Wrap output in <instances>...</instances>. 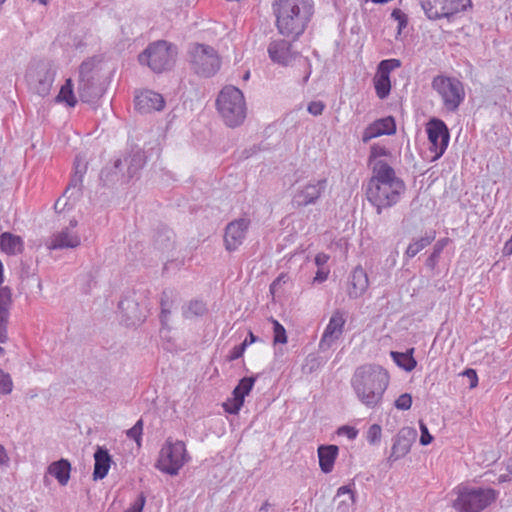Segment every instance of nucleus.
<instances>
[{
	"instance_id": "1",
	"label": "nucleus",
	"mask_w": 512,
	"mask_h": 512,
	"mask_svg": "<svg viewBox=\"0 0 512 512\" xmlns=\"http://www.w3.org/2000/svg\"><path fill=\"white\" fill-rule=\"evenodd\" d=\"M389 383L388 371L381 365L372 363L357 367L350 380L356 398L369 409L381 405Z\"/></svg>"
},
{
	"instance_id": "2",
	"label": "nucleus",
	"mask_w": 512,
	"mask_h": 512,
	"mask_svg": "<svg viewBox=\"0 0 512 512\" xmlns=\"http://www.w3.org/2000/svg\"><path fill=\"white\" fill-rule=\"evenodd\" d=\"M278 32L296 41L305 32L314 14L313 0H275L272 4Z\"/></svg>"
},
{
	"instance_id": "3",
	"label": "nucleus",
	"mask_w": 512,
	"mask_h": 512,
	"mask_svg": "<svg viewBox=\"0 0 512 512\" xmlns=\"http://www.w3.org/2000/svg\"><path fill=\"white\" fill-rule=\"evenodd\" d=\"M216 107L224 123L231 128L240 126L246 118V103L242 91L225 86L216 99Z\"/></svg>"
},
{
	"instance_id": "4",
	"label": "nucleus",
	"mask_w": 512,
	"mask_h": 512,
	"mask_svg": "<svg viewBox=\"0 0 512 512\" xmlns=\"http://www.w3.org/2000/svg\"><path fill=\"white\" fill-rule=\"evenodd\" d=\"M178 50L176 45L166 40L154 41L138 55L141 65L148 66L154 73L171 70L176 62Z\"/></svg>"
},
{
	"instance_id": "5",
	"label": "nucleus",
	"mask_w": 512,
	"mask_h": 512,
	"mask_svg": "<svg viewBox=\"0 0 512 512\" xmlns=\"http://www.w3.org/2000/svg\"><path fill=\"white\" fill-rule=\"evenodd\" d=\"M187 61L190 70L203 78L214 76L221 67V59L216 49L210 45L197 42L189 44Z\"/></svg>"
},
{
	"instance_id": "6",
	"label": "nucleus",
	"mask_w": 512,
	"mask_h": 512,
	"mask_svg": "<svg viewBox=\"0 0 512 512\" xmlns=\"http://www.w3.org/2000/svg\"><path fill=\"white\" fill-rule=\"evenodd\" d=\"M186 445L181 440L168 437L160 449L155 468L170 476L178 475L180 469L190 461Z\"/></svg>"
},
{
	"instance_id": "7",
	"label": "nucleus",
	"mask_w": 512,
	"mask_h": 512,
	"mask_svg": "<svg viewBox=\"0 0 512 512\" xmlns=\"http://www.w3.org/2000/svg\"><path fill=\"white\" fill-rule=\"evenodd\" d=\"M118 309L126 326H136L147 316L148 301L146 290H128L118 303Z\"/></svg>"
},
{
	"instance_id": "8",
	"label": "nucleus",
	"mask_w": 512,
	"mask_h": 512,
	"mask_svg": "<svg viewBox=\"0 0 512 512\" xmlns=\"http://www.w3.org/2000/svg\"><path fill=\"white\" fill-rule=\"evenodd\" d=\"M497 496L498 492L492 488L463 487L459 489L453 506L458 512H481L491 505Z\"/></svg>"
},
{
	"instance_id": "9",
	"label": "nucleus",
	"mask_w": 512,
	"mask_h": 512,
	"mask_svg": "<svg viewBox=\"0 0 512 512\" xmlns=\"http://www.w3.org/2000/svg\"><path fill=\"white\" fill-rule=\"evenodd\" d=\"M431 86L441 96L444 107L450 112L458 110L465 99L463 83L455 77L437 75Z\"/></svg>"
},
{
	"instance_id": "10",
	"label": "nucleus",
	"mask_w": 512,
	"mask_h": 512,
	"mask_svg": "<svg viewBox=\"0 0 512 512\" xmlns=\"http://www.w3.org/2000/svg\"><path fill=\"white\" fill-rule=\"evenodd\" d=\"M55 78V71L45 61H39L29 67L26 81L31 91L41 97L49 95Z\"/></svg>"
},
{
	"instance_id": "11",
	"label": "nucleus",
	"mask_w": 512,
	"mask_h": 512,
	"mask_svg": "<svg viewBox=\"0 0 512 512\" xmlns=\"http://www.w3.org/2000/svg\"><path fill=\"white\" fill-rule=\"evenodd\" d=\"M421 7L430 20L450 19L472 5L471 0H421Z\"/></svg>"
},
{
	"instance_id": "12",
	"label": "nucleus",
	"mask_w": 512,
	"mask_h": 512,
	"mask_svg": "<svg viewBox=\"0 0 512 512\" xmlns=\"http://www.w3.org/2000/svg\"><path fill=\"white\" fill-rule=\"evenodd\" d=\"M428 140L431 144L430 151L434 152L433 159H439L446 151L450 133L445 122L438 118H432L426 125Z\"/></svg>"
},
{
	"instance_id": "13",
	"label": "nucleus",
	"mask_w": 512,
	"mask_h": 512,
	"mask_svg": "<svg viewBox=\"0 0 512 512\" xmlns=\"http://www.w3.org/2000/svg\"><path fill=\"white\" fill-rule=\"evenodd\" d=\"M326 188V178L310 181L303 186H299L292 197V206L294 208H303L316 204L326 191Z\"/></svg>"
},
{
	"instance_id": "14",
	"label": "nucleus",
	"mask_w": 512,
	"mask_h": 512,
	"mask_svg": "<svg viewBox=\"0 0 512 512\" xmlns=\"http://www.w3.org/2000/svg\"><path fill=\"white\" fill-rule=\"evenodd\" d=\"M251 220L246 217L234 219L224 229L223 242L228 252L236 251L245 241Z\"/></svg>"
},
{
	"instance_id": "15",
	"label": "nucleus",
	"mask_w": 512,
	"mask_h": 512,
	"mask_svg": "<svg viewBox=\"0 0 512 512\" xmlns=\"http://www.w3.org/2000/svg\"><path fill=\"white\" fill-rule=\"evenodd\" d=\"M401 66V61L398 59H385L379 62L377 72L374 76V88L376 95L379 99H386L391 92L390 73L395 68Z\"/></svg>"
},
{
	"instance_id": "16",
	"label": "nucleus",
	"mask_w": 512,
	"mask_h": 512,
	"mask_svg": "<svg viewBox=\"0 0 512 512\" xmlns=\"http://www.w3.org/2000/svg\"><path fill=\"white\" fill-rule=\"evenodd\" d=\"M417 430L412 427H403L393 437L391 453L387 458L389 463H393L405 457L411 450L413 443L417 438Z\"/></svg>"
},
{
	"instance_id": "17",
	"label": "nucleus",
	"mask_w": 512,
	"mask_h": 512,
	"mask_svg": "<svg viewBox=\"0 0 512 512\" xmlns=\"http://www.w3.org/2000/svg\"><path fill=\"white\" fill-rule=\"evenodd\" d=\"M344 313L336 310L327 324L319 342V349L326 351L341 337L345 325Z\"/></svg>"
},
{
	"instance_id": "18",
	"label": "nucleus",
	"mask_w": 512,
	"mask_h": 512,
	"mask_svg": "<svg viewBox=\"0 0 512 512\" xmlns=\"http://www.w3.org/2000/svg\"><path fill=\"white\" fill-rule=\"evenodd\" d=\"M267 52L272 62L282 66L290 65L299 56V53L292 49V43L285 39L271 41Z\"/></svg>"
},
{
	"instance_id": "19",
	"label": "nucleus",
	"mask_w": 512,
	"mask_h": 512,
	"mask_svg": "<svg viewBox=\"0 0 512 512\" xmlns=\"http://www.w3.org/2000/svg\"><path fill=\"white\" fill-rule=\"evenodd\" d=\"M373 175L369 179L366 189L367 190H379L376 187V183L379 184H396V181H403L401 178L396 176L395 170L386 161H376L372 166Z\"/></svg>"
},
{
	"instance_id": "20",
	"label": "nucleus",
	"mask_w": 512,
	"mask_h": 512,
	"mask_svg": "<svg viewBox=\"0 0 512 512\" xmlns=\"http://www.w3.org/2000/svg\"><path fill=\"white\" fill-rule=\"evenodd\" d=\"M135 109L142 114L161 111L165 107V100L160 93L152 90H144L134 99Z\"/></svg>"
},
{
	"instance_id": "21",
	"label": "nucleus",
	"mask_w": 512,
	"mask_h": 512,
	"mask_svg": "<svg viewBox=\"0 0 512 512\" xmlns=\"http://www.w3.org/2000/svg\"><path fill=\"white\" fill-rule=\"evenodd\" d=\"M100 180L104 186L111 187L116 184H126L131 179H128L124 162L121 158H118L111 166H106L101 170Z\"/></svg>"
},
{
	"instance_id": "22",
	"label": "nucleus",
	"mask_w": 512,
	"mask_h": 512,
	"mask_svg": "<svg viewBox=\"0 0 512 512\" xmlns=\"http://www.w3.org/2000/svg\"><path fill=\"white\" fill-rule=\"evenodd\" d=\"M396 132V123L393 117L388 116L369 124L362 133V141L368 143L373 138L382 135H393Z\"/></svg>"
},
{
	"instance_id": "23",
	"label": "nucleus",
	"mask_w": 512,
	"mask_h": 512,
	"mask_svg": "<svg viewBox=\"0 0 512 512\" xmlns=\"http://www.w3.org/2000/svg\"><path fill=\"white\" fill-rule=\"evenodd\" d=\"M369 286V279L366 271L357 266L351 272L348 280V296L351 299H357L362 296Z\"/></svg>"
},
{
	"instance_id": "24",
	"label": "nucleus",
	"mask_w": 512,
	"mask_h": 512,
	"mask_svg": "<svg viewBox=\"0 0 512 512\" xmlns=\"http://www.w3.org/2000/svg\"><path fill=\"white\" fill-rule=\"evenodd\" d=\"M124 162V168L128 175V179H133L146 164L145 152L138 146H134L131 150L121 158Z\"/></svg>"
},
{
	"instance_id": "25",
	"label": "nucleus",
	"mask_w": 512,
	"mask_h": 512,
	"mask_svg": "<svg viewBox=\"0 0 512 512\" xmlns=\"http://www.w3.org/2000/svg\"><path fill=\"white\" fill-rule=\"evenodd\" d=\"M12 304V291L8 286H0V343L8 340L7 325L9 308Z\"/></svg>"
},
{
	"instance_id": "26",
	"label": "nucleus",
	"mask_w": 512,
	"mask_h": 512,
	"mask_svg": "<svg viewBox=\"0 0 512 512\" xmlns=\"http://www.w3.org/2000/svg\"><path fill=\"white\" fill-rule=\"evenodd\" d=\"M111 463L112 457L109 454L108 449L104 446H97L94 453L93 480L97 481L104 479L109 472Z\"/></svg>"
},
{
	"instance_id": "27",
	"label": "nucleus",
	"mask_w": 512,
	"mask_h": 512,
	"mask_svg": "<svg viewBox=\"0 0 512 512\" xmlns=\"http://www.w3.org/2000/svg\"><path fill=\"white\" fill-rule=\"evenodd\" d=\"M77 92L80 100L84 103H94L102 95V89L97 84V78H85L78 80Z\"/></svg>"
},
{
	"instance_id": "28",
	"label": "nucleus",
	"mask_w": 512,
	"mask_h": 512,
	"mask_svg": "<svg viewBox=\"0 0 512 512\" xmlns=\"http://www.w3.org/2000/svg\"><path fill=\"white\" fill-rule=\"evenodd\" d=\"M80 243L79 235L70 232L69 227H66L52 236L48 248L53 250L76 248Z\"/></svg>"
},
{
	"instance_id": "29",
	"label": "nucleus",
	"mask_w": 512,
	"mask_h": 512,
	"mask_svg": "<svg viewBox=\"0 0 512 512\" xmlns=\"http://www.w3.org/2000/svg\"><path fill=\"white\" fill-rule=\"evenodd\" d=\"M317 453L321 471L325 474L332 472L339 453V447L334 444L320 445Z\"/></svg>"
},
{
	"instance_id": "30",
	"label": "nucleus",
	"mask_w": 512,
	"mask_h": 512,
	"mask_svg": "<svg viewBox=\"0 0 512 512\" xmlns=\"http://www.w3.org/2000/svg\"><path fill=\"white\" fill-rule=\"evenodd\" d=\"M0 249L7 255H17L24 250V241L22 237L11 232L0 234Z\"/></svg>"
},
{
	"instance_id": "31",
	"label": "nucleus",
	"mask_w": 512,
	"mask_h": 512,
	"mask_svg": "<svg viewBox=\"0 0 512 512\" xmlns=\"http://www.w3.org/2000/svg\"><path fill=\"white\" fill-rule=\"evenodd\" d=\"M71 464L67 459L61 458L60 460L52 462L48 466V473L55 477L58 483L65 486L70 479Z\"/></svg>"
},
{
	"instance_id": "32",
	"label": "nucleus",
	"mask_w": 512,
	"mask_h": 512,
	"mask_svg": "<svg viewBox=\"0 0 512 512\" xmlns=\"http://www.w3.org/2000/svg\"><path fill=\"white\" fill-rule=\"evenodd\" d=\"M376 187L379 188V190L377 191L379 192V196H381V198H385L386 196L388 198H391L393 196L395 204H397L400 201L401 195L406 190V185L404 181H396V184L386 185L376 183ZM384 201H386V199ZM387 201H390V199H387Z\"/></svg>"
},
{
	"instance_id": "33",
	"label": "nucleus",
	"mask_w": 512,
	"mask_h": 512,
	"mask_svg": "<svg viewBox=\"0 0 512 512\" xmlns=\"http://www.w3.org/2000/svg\"><path fill=\"white\" fill-rule=\"evenodd\" d=\"M435 237V231H431L418 239H413L408 245L404 256L408 259L415 257L420 251L429 246L435 240Z\"/></svg>"
},
{
	"instance_id": "34",
	"label": "nucleus",
	"mask_w": 512,
	"mask_h": 512,
	"mask_svg": "<svg viewBox=\"0 0 512 512\" xmlns=\"http://www.w3.org/2000/svg\"><path fill=\"white\" fill-rule=\"evenodd\" d=\"M413 353L414 348H410L406 352L391 351L390 355L397 366L406 372H411L417 365Z\"/></svg>"
},
{
	"instance_id": "35",
	"label": "nucleus",
	"mask_w": 512,
	"mask_h": 512,
	"mask_svg": "<svg viewBox=\"0 0 512 512\" xmlns=\"http://www.w3.org/2000/svg\"><path fill=\"white\" fill-rule=\"evenodd\" d=\"M365 194H366V197H367V200L376 208V213L378 215H380L382 213V210L384 208H389V207H392L395 204V201H394V197L392 196L390 198V201H384L385 199H389L387 196L385 198H381V196H379V192L378 191H374V190H367L365 189Z\"/></svg>"
},
{
	"instance_id": "36",
	"label": "nucleus",
	"mask_w": 512,
	"mask_h": 512,
	"mask_svg": "<svg viewBox=\"0 0 512 512\" xmlns=\"http://www.w3.org/2000/svg\"><path fill=\"white\" fill-rule=\"evenodd\" d=\"M257 377L258 376L255 375L241 378L238 384L233 389L232 395L244 401L245 397L249 395V393L252 391Z\"/></svg>"
},
{
	"instance_id": "37",
	"label": "nucleus",
	"mask_w": 512,
	"mask_h": 512,
	"mask_svg": "<svg viewBox=\"0 0 512 512\" xmlns=\"http://www.w3.org/2000/svg\"><path fill=\"white\" fill-rule=\"evenodd\" d=\"M173 231L168 227H162L157 230L154 243L158 249H169L173 244Z\"/></svg>"
},
{
	"instance_id": "38",
	"label": "nucleus",
	"mask_w": 512,
	"mask_h": 512,
	"mask_svg": "<svg viewBox=\"0 0 512 512\" xmlns=\"http://www.w3.org/2000/svg\"><path fill=\"white\" fill-rule=\"evenodd\" d=\"M56 102H65L69 107H74L77 99L73 92L72 80L68 79L61 87L59 94L56 97Z\"/></svg>"
},
{
	"instance_id": "39",
	"label": "nucleus",
	"mask_w": 512,
	"mask_h": 512,
	"mask_svg": "<svg viewBox=\"0 0 512 512\" xmlns=\"http://www.w3.org/2000/svg\"><path fill=\"white\" fill-rule=\"evenodd\" d=\"M82 182L83 176L73 175L63 193V197H67V199L74 198L75 200L80 198L82 195Z\"/></svg>"
},
{
	"instance_id": "40",
	"label": "nucleus",
	"mask_w": 512,
	"mask_h": 512,
	"mask_svg": "<svg viewBox=\"0 0 512 512\" xmlns=\"http://www.w3.org/2000/svg\"><path fill=\"white\" fill-rule=\"evenodd\" d=\"M447 241H448V238L440 239L433 246L432 253L427 257V259L425 261L426 267H428L430 270H434L435 267L437 266L440 255H441L444 247L446 246Z\"/></svg>"
},
{
	"instance_id": "41",
	"label": "nucleus",
	"mask_w": 512,
	"mask_h": 512,
	"mask_svg": "<svg viewBox=\"0 0 512 512\" xmlns=\"http://www.w3.org/2000/svg\"><path fill=\"white\" fill-rule=\"evenodd\" d=\"M206 311L207 308L203 301L192 300L189 302L187 308L183 310V316L185 318H191L193 316H202Z\"/></svg>"
},
{
	"instance_id": "42",
	"label": "nucleus",
	"mask_w": 512,
	"mask_h": 512,
	"mask_svg": "<svg viewBox=\"0 0 512 512\" xmlns=\"http://www.w3.org/2000/svg\"><path fill=\"white\" fill-rule=\"evenodd\" d=\"M324 361L320 356H317L315 354H309L305 358L304 364L302 365V371L306 374H311L323 365Z\"/></svg>"
},
{
	"instance_id": "43",
	"label": "nucleus",
	"mask_w": 512,
	"mask_h": 512,
	"mask_svg": "<svg viewBox=\"0 0 512 512\" xmlns=\"http://www.w3.org/2000/svg\"><path fill=\"white\" fill-rule=\"evenodd\" d=\"M273 323V342L274 344H285L287 343V335L284 326L275 319H272Z\"/></svg>"
},
{
	"instance_id": "44",
	"label": "nucleus",
	"mask_w": 512,
	"mask_h": 512,
	"mask_svg": "<svg viewBox=\"0 0 512 512\" xmlns=\"http://www.w3.org/2000/svg\"><path fill=\"white\" fill-rule=\"evenodd\" d=\"M95 62L93 59L85 60L79 66V80H84L85 78H95L94 73Z\"/></svg>"
},
{
	"instance_id": "45",
	"label": "nucleus",
	"mask_w": 512,
	"mask_h": 512,
	"mask_svg": "<svg viewBox=\"0 0 512 512\" xmlns=\"http://www.w3.org/2000/svg\"><path fill=\"white\" fill-rule=\"evenodd\" d=\"M143 420L139 419L130 429L127 430V437L134 440L138 446L141 445L143 434Z\"/></svg>"
},
{
	"instance_id": "46",
	"label": "nucleus",
	"mask_w": 512,
	"mask_h": 512,
	"mask_svg": "<svg viewBox=\"0 0 512 512\" xmlns=\"http://www.w3.org/2000/svg\"><path fill=\"white\" fill-rule=\"evenodd\" d=\"M13 390V381L9 373L0 369V394L8 395Z\"/></svg>"
},
{
	"instance_id": "47",
	"label": "nucleus",
	"mask_w": 512,
	"mask_h": 512,
	"mask_svg": "<svg viewBox=\"0 0 512 512\" xmlns=\"http://www.w3.org/2000/svg\"><path fill=\"white\" fill-rule=\"evenodd\" d=\"M244 405V401L236 396H233L232 399H228L223 403L224 411L235 415L238 414L242 406Z\"/></svg>"
},
{
	"instance_id": "48",
	"label": "nucleus",
	"mask_w": 512,
	"mask_h": 512,
	"mask_svg": "<svg viewBox=\"0 0 512 512\" xmlns=\"http://www.w3.org/2000/svg\"><path fill=\"white\" fill-rule=\"evenodd\" d=\"M390 152L383 146H379L377 144H373L370 147V154L368 157L369 165H373L376 161H379L378 158L382 156H388Z\"/></svg>"
},
{
	"instance_id": "49",
	"label": "nucleus",
	"mask_w": 512,
	"mask_h": 512,
	"mask_svg": "<svg viewBox=\"0 0 512 512\" xmlns=\"http://www.w3.org/2000/svg\"><path fill=\"white\" fill-rule=\"evenodd\" d=\"M382 429L379 424H373L369 427L367 432V441L371 445H375L381 440Z\"/></svg>"
},
{
	"instance_id": "50",
	"label": "nucleus",
	"mask_w": 512,
	"mask_h": 512,
	"mask_svg": "<svg viewBox=\"0 0 512 512\" xmlns=\"http://www.w3.org/2000/svg\"><path fill=\"white\" fill-rule=\"evenodd\" d=\"M391 17L398 22V34H400L401 31L408 25L407 15L402 10L396 8L392 11Z\"/></svg>"
},
{
	"instance_id": "51",
	"label": "nucleus",
	"mask_w": 512,
	"mask_h": 512,
	"mask_svg": "<svg viewBox=\"0 0 512 512\" xmlns=\"http://www.w3.org/2000/svg\"><path fill=\"white\" fill-rule=\"evenodd\" d=\"M398 410H409L412 406V396L409 393L401 394L394 402Z\"/></svg>"
},
{
	"instance_id": "52",
	"label": "nucleus",
	"mask_w": 512,
	"mask_h": 512,
	"mask_svg": "<svg viewBox=\"0 0 512 512\" xmlns=\"http://www.w3.org/2000/svg\"><path fill=\"white\" fill-rule=\"evenodd\" d=\"M419 428L421 431L420 444L427 446L433 441V436L429 433L427 425L423 421H419Z\"/></svg>"
},
{
	"instance_id": "53",
	"label": "nucleus",
	"mask_w": 512,
	"mask_h": 512,
	"mask_svg": "<svg viewBox=\"0 0 512 512\" xmlns=\"http://www.w3.org/2000/svg\"><path fill=\"white\" fill-rule=\"evenodd\" d=\"M146 503V496L141 492L136 501L125 512H142Z\"/></svg>"
},
{
	"instance_id": "54",
	"label": "nucleus",
	"mask_w": 512,
	"mask_h": 512,
	"mask_svg": "<svg viewBox=\"0 0 512 512\" xmlns=\"http://www.w3.org/2000/svg\"><path fill=\"white\" fill-rule=\"evenodd\" d=\"M324 109L325 104L322 101H311L307 107V111L313 116L321 115Z\"/></svg>"
},
{
	"instance_id": "55",
	"label": "nucleus",
	"mask_w": 512,
	"mask_h": 512,
	"mask_svg": "<svg viewBox=\"0 0 512 512\" xmlns=\"http://www.w3.org/2000/svg\"><path fill=\"white\" fill-rule=\"evenodd\" d=\"M246 350V344H239L232 348L230 354L227 356L228 361H234L241 358Z\"/></svg>"
},
{
	"instance_id": "56",
	"label": "nucleus",
	"mask_w": 512,
	"mask_h": 512,
	"mask_svg": "<svg viewBox=\"0 0 512 512\" xmlns=\"http://www.w3.org/2000/svg\"><path fill=\"white\" fill-rule=\"evenodd\" d=\"M338 435H346L348 439L353 440L357 437L358 431L352 426H341L337 431Z\"/></svg>"
},
{
	"instance_id": "57",
	"label": "nucleus",
	"mask_w": 512,
	"mask_h": 512,
	"mask_svg": "<svg viewBox=\"0 0 512 512\" xmlns=\"http://www.w3.org/2000/svg\"><path fill=\"white\" fill-rule=\"evenodd\" d=\"M160 306L164 313H170L171 301L170 293L164 290L160 297Z\"/></svg>"
},
{
	"instance_id": "58",
	"label": "nucleus",
	"mask_w": 512,
	"mask_h": 512,
	"mask_svg": "<svg viewBox=\"0 0 512 512\" xmlns=\"http://www.w3.org/2000/svg\"><path fill=\"white\" fill-rule=\"evenodd\" d=\"M463 376H466L469 379L470 388H475L478 385V376L474 369L467 368L462 373Z\"/></svg>"
},
{
	"instance_id": "59",
	"label": "nucleus",
	"mask_w": 512,
	"mask_h": 512,
	"mask_svg": "<svg viewBox=\"0 0 512 512\" xmlns=\"http://www.w3.org/2000/svg\"><path fill=\"white\" fill-rule=\"evenodd\" d=\"M329 272H330L329 269L318 268V270L315 274V277L313 279V282L314 283H323L324 281L327 280Z\"/></svg>"
},
{
	"instance_id": "60",
	"label": "nucleus",
	"mask_w": 512,
	"mask_h": 512,
	"mask_svg": "<svg viewBox=\"0 0 512 512\" xmlns=\"http://www.w3.org/2000/svg\"><path fill=\"white\" fill-rule=\"evenodd\" d=\"M74 169H75L74 175L84 176V174L86 172V165L83 164L78 157H76V159L74 161Z\"/></svg>"
},
{
	"instance_id": "61",
	"label": "nucleus",
	"mask_w": 512,
	"mask_h": 512,
	"mask_svg": "<svg viewBox=\"0 0 512 512\" xmlns=\"http://www.w3.org/2000/svg\"><path fill=\"white\" fill-rule=\"evenodd\" d=\"M329 256L325 253H318L315 256V264L318 268H323V266L328 262Z\"/></svg>"
},
{
	"instance_id": "62",
	"label": "nucleus",
	"mask_w": 512,
	"mask_h": 512,
	"mask_svg": "<svg viewBox=\"0 0 512 512\" xmlns=\"http://www.w3.org/2000/svg\"><path fill=\"white\" fill-rule=\"evenodd\" d=\"M10 458L5 447L0 444V466H7L9 464Z\"/></svg>"
},
{
	"instance_id": "63",
	"label": "nucleus",
	"mask_w": 512,
	"mask_h": 512,
	"mask_svg": "<svg viewBox=\"0 0 512 512\" xmlns=\"http://www.w3.org/2000/svg\"><path fill=\"white\" fill-rule=\"evenodd\" d=\"M350 494V497L352 499V502H355V495L354 492L351 490L349 485H344L338 488L337 490V496H340L342 494Z\"/></svg>"
},
{
	"instance_id": "64",
	"label": "nucleus",
	"mask_w": 512,
	"mask_h": 512,
	"mask_svg": "<svg viewBox=\"0 0 512 512\" xmlns=\"http://www.w3.org/2000/svg\"><path fill=\"white\" fill-rule=\"evenodd\" d=\"M257 340H258V337L255 336L251 331H249L247 337L242 342V344H246V348H247L249 345L255 343Z\"/></svg>"
}]
</instances>
